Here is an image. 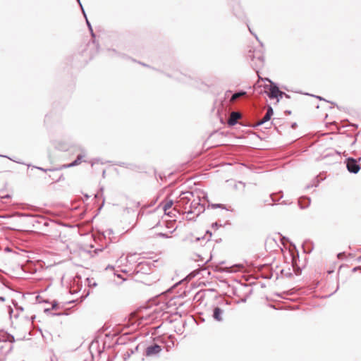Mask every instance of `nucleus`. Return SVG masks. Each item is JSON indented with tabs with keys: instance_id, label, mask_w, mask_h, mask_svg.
Segmentation results:
<instances>
[{
	"instance_id": "1",
	"label": "nucleus",
	"mask_w": 361,
	"mask_h": 361,
	"mask_svg": "<svg viewBox=\"0 0 361 361\" xmlns=\"http://www.w3.org/2000/svg\"><path fill=\"white\" fill-rule=\"evenodd\" d=\"M173 205V200L171 198L170 196H168L164 200H163L160 204L159 207L164 212L165 214L169 216L170 217H173L176 216V213L177 210L176 208H172Z\"/></svg>"
},
{
	"instance_id": "2",
	"label": "nucleus",
	"mask_w": 361,
	"mask_h": 361,
	"mask_svg": "<svg viewBox=\"0 0 361 361\" xmlns=\"http://www.w3.org/2000/svg\"><path fill=\"white\" fill-rule=\"evenodd\" d=\"M135 341V334L133 333L126 332L116 338L115 341L118 345H129V347H135L134 341Z\"/></svg>"
},
{
	"instance_id": "3",
	"label": "nucleus",
	"mask_w": 361,
	"mask_h": 361,
	"mask_svg": "<svg viewBox=\"0 0 361 361\" xmlns=\"http://www.w3.org/2000/svg\"><path fill=\"white\" fill-rule=\"evenodd\" d=\"M285 95L286 97H288V95L286 93L279 90V87L276 85H271L269 88V92L268 93V96L271 99L276 98L277 101L282 98V97Z\"/></svg>"
},
{
	"instance_id": "4",
	"label": "nucleus",
	"mask_w": 361,
	"mask_h": 361,
	"mask_svg": "<svg viewBox=\"0 0 361 361\" xmlns=\"http://www.w3.org/2000/svg\"><path fill=\"white\" fill-rule=\"evenodd\" d=\"M347 168L350 172L356 173L360 169V166L357 164V161L353 159H348L347 163Z\"/></svg>"
},
{
	"instance_id": "5",
	"label": "nucleus",
	"mask_w": 361,
	"mask_h": 361,
	"mask_svg": "<svg viewBox=\"0 0 361 361\" xmlns=\"http://www.w3.org/2000/svg\"><path fill=\"white\" fill-rule=\"evenodd\" d=\"M161 350V348L160 345L154 344L153 345H150L146 349V355L147 356H152L158 354Z\"/></svg>"
},
{
	"instance_id": "6",
	"label": "nucleus",
	"mask_w": 361,
	"mask_h": 361,
	"mask_svg": "<svg viewBox=\"0 0 361 361\" xmlns=\"http://www.w3.org/2000/svg\"><path fill=\"white\" fill-rule=\"evenodd\" d=\"M240 117H241V115L239 112L233 111L231 113V114L228 118L227 123L231 126H234L235 124L237 123L238 119L240 118Z\"/></svg>"
},
{
	"instance_id": "7",
	"label": "nucleus",
	"mask_w": 361,
	"mask_h": 361,
	"mask_svg": "<svg viewBox=\"0 0 361 361\" xmlns=\"http://www.w3.org/2000/svg\"><path fill=\"white\" fill-rule=\"evenodd\" d=\"M81 152L82 153L78 154L77 156L76 159L71 163L72 167L76 166L80 164L82 161H84V162L86 161L85 160H83V158L86 156V152H85V149H82Z\"/></svg>"
},
{
	"instance_id": "8",
	"label": "nucleus",
	"mask_w": 361,
	"mask_h": 361,
	"mask_svg": "<svg viewBox=\"0 0 361 361\" xmlns=\"http://www.w3.org/2000/svg\"><path fill=\"white\" fill-rule=\"evenodd\" d=\"M69 147V143L65 141L59 140L55 143V148L60 151L66 152L68 150Z\"/></svg>"
},
{
	"instance_id": "9",
	"label": "nucleus",
	"mask_w": 361,
	"mask_h": 361,
	"mask_svg": "<svg viewBox=\"0 0 361 361\" xmlns=\"http://www.w3.org/2000/svg\"><path fill=\"white\" fill-rule=\"evenodd\" d=\"M273 115V109L271 106H269L265 115L263 118L259 121V125H262L264 123L269 121L271 119V116Z\"/></svg>"
},
{
	"instance_id": "10",
	"label": "nucleus",
	"mask_w": 361,
	"mask_h": 361,
	"mask_svg": "<svg viewBox=\"0 0 361 361\" xmlns=\"http://www.w3.org/2000/svg\"><path fill=\"white\" fill-rule=\"evenodd\" d=\"M6 341L13 342L14 341V337L4 331H0V342H4Z\"/></svg>"
},
{
	"instance_id": "11",
	"label": "nucleus",
	"mask_w": 361,
	"mask_h": 361,
	"mask_svg": "<svg viewBox=\"0 0 361 361\" xmlns=\"http://www.w3.org/2000/svg\"><path fill=\"white\" fill-rule=\"evenodd\" d=\"M135 347H128L123 355V361H127L134 354Z\"/></svg>"
},
{
	"instance_id": "12",
	"label": "nucleus",
	"mask_w": 361,
	"mask_h": 361,
	"mask_svg": "<svg viewBox=\"0 0 361 361\" xmlns=\"http://www.w3.org/2000/svg\"><path fill=\"white\" fill-rule=\"evenodd\" d=\"M246 94V92L243 91V90H241V91H239V92H237L234 94H232L231 99H230V102H234L236 99H238V98L241 97H243Z\"/></svg>"
},
{
	"instance_id": "13",
	"label": "nucleus",
	"mask_w": 361,
	"mask_h": 361,
	"mask_svg": "<svg viewBox=\"0 0 361 361\" xmlns=\"http://www.w3.org/2000/svg\"><path fill=\"white\" fill-rule=\"evenodd\" d=\"M222 310L219 307H215L214 310V318L217 321H221Z\"/></svg>"
},
{
	"instance_id": "14",
	"label": "nucleus",
	"mask_w": 361,
	"mask_h": 361,
	"mask_svg": "<svg viewBox=\"0 0 361 361\" xmlns=\"http://www.w3.org/2000/svg\"><path fill=\"white\" fill-rule=\"evenodd\" d=\"M48 177L53 180L54 182H59L61 180H64L63 175L61 173L59 176H55V175H48Z\"/></svg>"
},
{
	"instance_id": "15",
	"label": "nucleus",
	"mask_w": 361,
	"mask_h": 361,
	"mask_svg": "<svg viewBox=\"0 0 361 361\" xmlns=\"http://www.w3.org/2000/svg\"><path fill=\"white\" fill-rule=\"evenodd\" d=\"M256 59L257 61V63H256V66H261L263 64L264 62V57L262 54H259L258 56H252V61H254V59Z\"/></svg>"
},
{
	"instance_id": "16",
	"label": "nucleus",
	"mask_w": 361,
	"mask_h": 361,
	"mask_svg": "<svg viewBox=\"0 0 361 361\" xmlns=\"http://www.w3.org/2000/svg\"><path fill=\"white\" fill-rule=\"evenodd\" d=\"M85 20H86L87 25V27H88V28H89V30H90V34H91V35H92V38H94V37H95V34H94V32H93V30H92V25H91L90 23L89 22V20H88V19H87V16H86V17H85Z\"/></svg>"
},
{
	"instance_id": "17",
	"label": "nucleus",
	"mask_w": 361,
	"mask_h": 361,
	"mask_svg": "<svg viewBox=\"0 0 361 361\" xmlns=\"http://www.w3.org/2000/svg\"><path fill=\"white\" fill-rule=\"evenodd\" d=\"M72 167L71 166V164H63L61 166H60L59 167H56V168H53L54 169H55V171H59V170H62V169H68V168H71Z\"/></svg>"
},
{
	"instance_id": "18",
	"label": "nucleus",
	"mask_w": 361,
	"mask_h": 361,
	"mask_svg": "<svg viewBox=\"0 0 361 361\" xmlns=\"http://www.w3.org/2000/svg\"><path fill=\"white\" fill-rule=\"evenodd\" d=\"M33 168H35V169H37L38 170H40L42 171H44V172H48V171L53 172V171H55V169H54L53 168L44 169V168L39 167V166H33Z\"/></svg>"
},
{
	"instance_id": "19",
	"label": "nucleus",
	"mask_w": 361,
	"mask_h": 361,
	"mask_svg": "<svg viewBox=\"0 0 361 361\" xmlns=\"http://www.w3.org/2000/svg\"><path fill=\"white\" fill-rule=\"evenodd\" d=\"M108 52L109 53V55L111 54V53H114V54H116V55L118 54L120 57L123 58V59L126 58V54L117 53L116 51L114 49H113V50L109 49Z\"/></svg>"
},
{
	"instance_id": "20",
	"label": "nucleus",
	"mask_w": 361,
	"mask_h": 361,
	"mask_svg": "<svg viewBox=\"0 0 361 361\" xmlns=\"http://www.w3.org/2000/svg\"><path fill=\"white\" fill-rule=\"evenodd\" d=\"M77 1H78V4L80 5V8H81V9H82V13H83V15H84V17H86V13H85V10H84V8H83L82 6V4H81V2H80V0H77Z\"/></svg>"
},
{
	"instance_id": "21",
	"label": "nucleus",
	"mask_w": 361,
	"mask_h": 361,
	"mask_svg": "<svg viewBox=\"0 0 361 361\" xmlns=\"http://www.w3.org/2000/svg\"><path fill=\"white\" fill-rule=\"evenodd\" d=\"M18 311L23 312V308L17 305V303L13 302Z\"/></svg>"
},
{
	"instance_id": "22",
	"label": "nucleus",
	"mask_w": 361,
	"mask_h": 361,
	"mask_svg": "<svg viewBox=\"0 0 361 361\" xmlns=\"http://www.w3.org/2000/svg\"><path fill=\"white\" fill-rule=\"evenodd\" d=\"M57 307H58V303L56 301H54L52 302L51 309L55 310L57 308Z\"/></svg>"
},
{
	"instance_id": "23",
	"label": "nucleus",
	"mask_w": 361,
	"mask_h": 361,
	"mask_svg": "<svg viewBox=\"0 0 361 361\" xmlns=\"http://www.w3.org/2000/svg\"><path fill=\"white\" fill-rule=\"evenodd\" d=\"M332 134H334V132L324 133L320 134L319 135L324 136V135H331Z\"/></svg>"
},
{
	"instance_id": "24",
	"label": "nucleus",
	"mask_w": 361,
	"mask_h": 361,
	"mask_svg": "<svg viewBox=\"0 0 361 361\" xmlns=\"http://www.w3.org/2000/svg\"><path fill=\"white\" fill-rule=\"evenodd\" d=\"M8 311H9L10 317H12V313H13V309L11 307H8Z\"/></svg>"
},
{
	"instance_id": "25",
	"label": "nucleus",
	"mask_w": 361,
	"mask_h": 361,
	"mask_svg": "<svg viewBox=\"0 0 361 361\" xmlns=\"http://www.w3.org/2000/svg\"><path fill=\"white\" fill-rule=\"evenodd\" d=\"M10 197H11V196L9 195H6L5 196L1 197V199H3V198H10Z\"/></svg>"
},
{
	"instance_id": "26",
	"label": "nucleus",
	"mask_w": 361,
	"mask_h": 361,
	"mask_svg": "<svg viewBox=\"0 0 361 361\" xmlns=\"http://www.w3.org/2000/svg\"><path fill=\"white\" fill-rule=\"evenodd\" d=\"M89 286H97V283H96L95 282L92 283H89Z\"/></svg>"
},
{
	"instance_id": "27",
	"label": "nucleus",
	"mask_w": 361,
	"mask_h": 361,
	"mask_svg": "<svg viewBox=\"0 0 361 361\" xmlns=\"http://www.w3.org/2000/svg\"><path fill=\"white\" fill-rule=\"evenodd\" d=\"M130 315H131L132 318H133L134 317H135V311L132 312H131V314H130Z\"/></svg>"
},
{
	"instance_id": "28",
	"label": "nucleus",
	"mask_w": 361,
	"mask_h": 361,
	"mask_svg": "<svg viewBox=\"0 0 361 361\" xmlns=\"http://www.w3.org/2000/svg\"><path fill=\"white\" fill-rule=\"evenodd\" d=\"M49 224H50L49 222H48V221H45L44 222V226H48L49 225Z\"/></svg>"
},
{
	"instance_id": "29",
	"label": "nucleus",
	"mask_w": 361,
	"mask_h": 361,
	"mask_svg": "<svg viewBox=\"0 0 361 361\" xmlns=\"http://www.w3.org/2000/svg\"><path fill=\"white\" fill-rule=\"evenodd\" d=\"M231 93V91L228 90L226 92L225 95L226 97H228V94Z\"/></svg>"
},
{
	"instance_id": "30",
	"label": "nucleus",
	"mask_w": 361,
	"mask_h": 361,
	"mask_svg": "<svg viewBox=\"0 0 361 361\" xmlns=\"http://www.w3.org/2000/svg\"><path fill=\"white\" fill-rule=\"evenodd\" d=\"M331 126H333V127H336L337 128V126H336V123H331L330 124Z\"/></svg>"
},
{
	"instance_id": "31",
	"label": "nucleus",
	"mask_w": 361,
	"mask_h": 361,
	"mask_svg": "<svg viewBox=\"0 0 361 361\" xmlns=\"http://www.w3.org/2000/svg\"><path fill=\"white\" fill-rule=\"evenodd\" d=\"M4 301H5V298L0 297V302H4Z\"/></svg>"
},
{
	"instance_id": "32",
	"label": "nucleus",
	"mask_w": 361,
	"mask_h": 361,
	"mask_svg": "<svg viewBox=\"0 0 361 361\" xmlns=\"http://www.w3.org/2000/svg\"><path fill=\"white\" fill-rule=\"evenodd\" d=\"M117 276H118V278L123 279V281H125V280H126V279L123 278V277H122V276H121V274H117Z\"/></svg>"
},
{
	"instance_id": "33",
	"label": "nucleus",
	"mask_w": 361,
	"mask_h": 361,
	"mask_svg": "<svg viewBox=\"0 0 361 361\" xmlns=\"http://www.w3.org/2000/svg\"><path fill=\"white\" fill-rule=\"evenodd\" d=\"M5 250H6V251H7V252H10V251H11V250H10V248H9V247H6V248H5Z\"/></svg>"
},
{
	"instance_id": "34",
	"label": "nucleus",
	"mask_w": 361,
	"mask_h": 361,
	"mask_svg": "<svg viewBox=\"0 0 361 361\" xmlns=\"http://www.w3.org/2000/svg\"><path fill=\"white\" fill-rule=\"evenodd\" d=\"M317 97L319 99H320V100H324V99L322 97Z\"/></svg>"
},
{
	"instance_id": "35",
	"label": "nucleus",
	"mask_w": 361,
	"mask_h": 361,
	"mask_svg": "<svg viewBox=\"0 0 361 361\" xmlns=\"http://www.w3.org/2000/svg\"><path fill=\"white\" fill-rule=\"evenodd\" d=\"M338 133L343 135V134H344V132H341V131L339 130Z\"/></svg>"
},
{
	"instance_id": "36",
	"label": "nucleus",
	"mask_w": 361,
	"mask_h": 361,
	"mask_svg": "<svg viewBox=\"0 0 361 361\" xmlns=\"http://www.w3.org/2000/svg\"><path fill=\"white\" fill-rule=\"evenodd\" d=\"M110 269L109 266L106 267V269ZM111 269H113V267H111Z\"/></svg>"
},
{
	"instance_id": "37",
	"label": "nucleus",
	"mask_w": 361,
	"mask_h": 361,
	"mask_svg": "<svg viewBox=\"0 0 361 361\" xmlns=\"http://www.w3.org/2000/svg\"><path fill=\"white\" fill-rule=\"evenodd\" d=\"M123 272L126 273L127 270H122Z\"/></svg>"
},
{
	"instance_id": "38",
	"label": "nucleus",
	"mask_w": 361,
	"mask_h": 361,
	"mask_svg": "<svg viewBox=\"0 0 361 361\" xmlns=\"http://www.w3.org/2000/svg\"><path fill=\"white\" fill-rule=\"evenodd\" d=\"M255 36L256 39L259 41L258 37H257V35H255Z\"/></svg>"
},
{
	"instance_id": "39",
	"label": "nucleus",
	"mask_w": 361,
	"mask_h": 361,
	"mask_svg": "<svg viewBox=\"0 0 361 361\" xmlns=\"http://www.w3.org/2000/svg\"><path fill=\"white\" fill-rule=\"evenodd\" d=\"M49 311V309H45V312Z\"/></svg>"
},
{
	"instance_id": "40",
	"label": "nucleus",
	"mask_w": 361,
	"mask_h": 361,
	"mask_svg": "<svg viewBox=\"0 0 361 361\" xmlns=\"http://www.w3.org/2000/svg\"><path fill=\"white\" fill-rule=\"evenodd\" d=\"M295 125H296L295 123L293 124L292 127H295Z\"/></svg>"
},
{
	"instance_id": "41",
	"label": "nucleus",
	"mask_w": 361,
	"mask_h": 361,
	"mask_svg": "<svg viewBox=\"0 0 361 361\" xmlns=\"http://www.w3.org/2000/svg\"><path fill=\"white\" fill-rule=\"evenodd\" d=\"M142 264V262H140L139 264L137 266H140Z\"/></svg>"
}]
</instances>
